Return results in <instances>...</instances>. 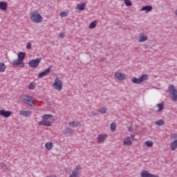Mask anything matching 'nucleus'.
Instances as JSON below:
<instances>
[{
  "instance_id": "20e7f679",
  "label": "nucleus",
  "mask_w": 177,
  "mask_h": 177,
  "mask_svg": "<svg viewBox=\"0 0 177 177\" xmlns=\"http://www.w3.org/2000/svg\"><path fill=\"white\" fill-rule=\"evenodd\" d=\"M166 93H169V96L174 102H177V90L175 88L174 84H170L169 86Z\"/></svg>"
},
{
  "instance_id": "aec40b11",
  "label": "nucleus",
  "mask_w": 177,
  "mask_h": 177,
  "mask_svg": "<svg viewBox=\"0 0 177 177\" xmlns=\"http://www.w3.org/2000/svg\"><path fill=\"white\" fill-rule=\"evenodd\" d=\"M20 115H22V117H30V115H31V112L28 111H20Z\"/></svg>"
},
{
  "instance_id": "7c9ffc66",
  "label": "nucleus",
  "mask_w": 177,
  "mask_h": 177,
  "mask_svg": "<svg viewBox=\"0 0 177 177\" xmlns=\"http://www.w3.org/2000/svg\"><path fill=\"white\" fill-rule=\"evenodd\" d=\"M131 82H132L133 84H141L140 77H139V78L133 77V78L131 79Z\"/></svg>"
},
{
  "instance_id": "4be33fe9",
  "label": "nucleus",
  "mask_w": 177,
  "mask_h": 177,
  "mask_svg": "<svg viewBox=\"0 0 177 177\" xmlns=\"http://www.w3.org/2000/svg\"><path fill=\"white\" fill-rule=\"evenodd\" d=\"M147 39V35H144L143 34H140L139 36L138 41L139 42H145Z\"/></svg>"
},
{
  "instance_id": "09e8293b",
  "label": "nucleus",
  "mask_w": 177,
  "mask_h": 177,
  "mask_svg": "<svg viewBox=\"0 0 177 177\" xmlns=\"http://www.w3.org/2000/svg\"><path fill=\"white\" fill-rule=\"evenodd\" d=\"M129 131H131V129H129Z\"/></svg>"
},
{
  "instance_id": "e433bc0d",
  "label": "nucleus",
  "mask_w": 177,
  "mask_h": 177,
  "mask_svg": "<svg viewBox=\"0 0 177 177\" xmlns=\"http://www.w3.org/2000/svg\"><path fill=\"white\" fill-rule=\"evenodd\" d=\"M32 48V46H31V43L29 42L27 44V46H26V49H29L30 50Z\"/></svg>"
},
{
  "instance_id": "c03bdc74",
  "label": "nucleus",
  "mask_w": 177,
  "mask_h": 177,
  "mask_svg": "<svg viewBox=\"0 0 177 177\" xmlns=\"http://www.w3.org/2000/svg\"><path fill=\"white\" fill-rule=\"evenodd\" d=\"M175 15L177 16V10H175Z\"/></svg>"
},
{
  "instance_id": "423d86ee",
  "label": "nucleus",
  "mask_w": 177,
  "mask_h": 177,
  "mask_svg": "<svg viewBox=\"0 0 177 177\" xmlns=\"http://www.w3.org/2000/svg\"><path fill=\"white\" fill-rule=\"evenodd\" d=\"M53 86L57 91H59V92H60V91L63 89V82H62V80H60V78L59 77L55 78L54 83L53 84Z\"/></svg>"
},
{
  "instance_id": "f3484780",
  "label": "nucleus",
  "mask_w": 177,
  "mask_h": 177,
  "mask_svg": "<svg viewBox=\"0 0 177 177\" xmlns=\"http://www.w3.org/2000/svg\"><path fill=\"white\" fill-rule=\"evenodd\" d=\"M151 10H153L151 6H145L141 8V12L145 11L146 13H149V12H151Z\"/></svg>"
},
{
  "instance_id": "5701e85b",
  "label": "nucleus",
  "mask_w": 177,
  "mask_h": 177,
  "mask_svg": "<svg viewBox=\"0 0 177 177\" xmlns=\"http://www.w3.org/2000/svg\"><path fill=\"white\" fill-rule=\"evenodd\" d=\"M98 113H100V114H106L107 113V107L102 106L99 109Z\"/></svg>"
},
{
  "instance_id": "f704fd0d",
  "label": "nucleus",
  "mask_w": 177,
  "mask_h": 177,
  "mask_svg": "<svg viewBox=\"0 0 177 177\" xmlns=\"http://www.w3.org/2000/svg\"><path fill=\"white\" fill-rule=\"evenodd\" d=\"M28 89H30V90L35 89V84H34V83H30L28 86Z\"/></svg>"
},
{
  "instance_id": "f8f14e48",
  "label": "nucleus",
  "mask_w": 177,
  "mask_h": 177,
  "mask_svg": "<svg viewBox=\"0 0 177 177\" xmlns=\"http://www.w3.org/2000/svg\"><path fill=\"white\" fill-rule=\"evenodd\" d=\"M140 176L141 177H160L156 174H151L147 170H143L140 173Z\"/></svg>"
},
{
  "instance_id": "cd10ccee",
  "label": "nucleus",
  "mask_w": 177,
  "mask_h": 177,
  "mask_svg": "<svg viewBox=\"0 0 177 177\" xmlns=\"http://www.w3.org/2000/svg\"><path fill=\"white\" fill-rule=\"evenodd\" d=\"M170 147L171 150H175L177 148V140H175L173 142H171Z\"/></svg>"
},
{
  "instance_id": "f257e3e1",
  "label": "nucleus",
  "mask_w": 177,
  "mask_h": 177,
  "mask_svg": "<svg viewBox=\"0 0 177 177\" xmlns=\"http://www.w3.org/2000/svg\"><path fill=\"white\" fill-rule=\"evenodd\" d=\"M24 59H26V53H18V59H16L12 62L13 66L21 67V68H23V67H24V62H23Z\"/></svg>"
},
{
  "instance_id": "2eb2a0df",
  "label": "nucleus",
  "mask_w": 177,
  "mask_h": 177,
  "mask_svg": "<svg viewBox=\"0 0 177 177\" xmlns=\"http://www.w3.org/2000/svg\"><path fill=\"white\" fill-rule=\"evenodd\" d=\"M81 166L78 165L75 169L72 171V174H74L76 176H78V175H81Z\"/></svg>"
},
{
  "instance_id": "7ed1b4c3",
  "label": "nucleus",
  "mask_w": 177,
  "mask_h": 177,
  "mask_svg": "<svg viewBox=\"0 0 177 177\" xmlns=\"http://www.w3.org/2000/svg\"><path fill=\"white\" fill-rule=\"evenodd\" d=\"M53 118V115L51 114H44L42 115V121L39 122V125H44V127H51L52 123L48 120H52Z\"/></svg>"
},
{
  "instance_id": "9b49d317",
  "label": "nucleus",
  "mask_w": 177,
  "mask_h": 177,
  "mask_svg": "<svg viewBox=\"0 0 177 177\" xmlns=\"http://www.w3.org/2000/svg\"><path fill=\"white\" fill-rule=\"evenodd\" d=\"M62 132L65 136H71L72 135H74V129L70 127L65 129Z\"/></svg>"
},
{
  "instance_id": "393cba45",
  "label": "nucleus",
  "mask_w": 177,
  "mask_h": 177,
  "mask_svg": "<svg viewBox=\"0 0 177 177\" xmlns=\"http://www.w3.org/2000/svg\"><path fill=\"white\" fill-rule=\"evenodd\" d=\"M156 106L158 108V109L157 110V113H161V111L164 110V104H156Z\"/></svg>"
},
{
  "instance_id": "6e6552de",
  "label": "nucleus",
  "mask_w": 177,
  "mask_h": 177,
  "mask_svg": "<svg viewBox=\"0 0 177 177\" xmlns=\"http://www.w3.org/2000/svg\"><path fill=\"white\" fill-rule=\"evenodd\" d=\"M114 77L115 78H117L118 81H124L127 78V75L121 72H115L114 73Z\"/></svg>"
},
{
  "instance_id": "39448f33",
  "label": "nucleus",
  "mask_w": 177,
  "mask_h": 177,
  "mask_svg": "<svg viewBox=\"0 0 177 177\" xmlns=\"http://www.w3.org/2000/svg\"><path fill=\"white\" fill-rule=\"evenodd\" d=\"M21 100L24 102V103H26L28 106H30L32 107V106H35V104L34 103V101L32 100V97L28 96L27 95H22L20 97Z\"/></svg>"
},
{
  "instance_id": "b1692460",
  "label": "nucleus",
  "mask_w": 177,
  "mask_h": 177,
  "mask_svg": "<svg viewBox=\"0 0 177 177\" xmlns=\"http://www.w3.org/2000/svg\"><path fill=\"white\" fill-rule=\"evenodd\" d=\"M6 70V66L3 62H0V73H5Z\"/></svg>"
},
{
  "instance_id": "a211bd4d",
  "label": "nucleus",
  "mask_w": 177,
  "mask_h": 177,
  "mask_svg": "<svg viewBox=\"0 0 177 177\" xmlns=\"http://www.w3.org/2000/svg\"><path fill=\"white\" fill-rule=\"evenodd\" d=\"M123 145L124 146H132V140H131V138H124Z\"/></svg>"
},
{
  "instance_id": "37998d69",
  "label": "nucleus",
  "mask_w": 177,
  "mask_h": 177,
  "mask_svg": "<svg viewBox=\"0 0 177 177\" xmlns=\"http://www.w3.org/2000/svg\"><path fill=\"white\" fill-rule=\"evenodd\" d=\"M84 88H88V84H84Z\"/></svg>"
},
{
  "instance_id": "4468645a",
  "label": "nucleus",
  "mask_w": 177,
  "mask_h": 177,
  "mask_svg": "<svg viewBox=\"0 0 177 177\" xmlns=\"http://www.w3.org/2000/svg\"><path fill=\"white\" fill-rule=\"evenodd\" d=\"M68 125L70 127H73V128H81L82 124L81 122H75V121H71L68 123Z\"/></svg>"
},
{
  "instance_id": "a19ab883",
  "label": "nucleus",
  "mask_w": 177,
  "mask_h": 177,
  "mask_svg": "<svg viewBox=\"0 0 177 177\" xmlns=\"http://www.w3.org/2000/svg\"><path fill=\"white\" fill-rule=\"evenodd\" d=\"M100 61L102 62H105L106 61V57H101Z\"/></svg>"
},
{
  "instance_id": "58836bf2",
  "label": "nucleus",
  "mask_w": 177,
  "mask_h": 177,
  "mask_svg": "<svg viewBox=\"0 0 177 177\" xmlns=\"http://www.w3.org/2000/svg\"><path fill=\"white\" fill-rule=\"evenodd\" d=\"M59 38H64V37H66V35L63 32L59 33Z\"/></svg>"
},
{
  "instance_id": "c756f323",
  "label": "nucleus",
  "mask_w": 177,
  "mask_h": 177,
  "mask_svg": "<svg viewBox=\"0 0 177 177\" xmlns=\"http://www.w3.org/2000/svg\"><path fill=\"white\" fill-rule=\"evenodd\" d=\"M111 132H115V131H117V124H115L114 122L111 124Z\"/></svg>"
},
{
  "instance_id": "ddd939ff",
  "label": "nucleus",
  "mask_w": 177,
  "mask_h": 177,
  "mask_svg": "<svg viewBox=\"0 0 177 177\" xmlns=\"http://www.w3.org/2000/svg\"><path fill=\"white\" fill-rule=\"evenodd\" d=\"M106 138H107V134H103V133L99 134L97 138L99 143H103V142L106 140Z\"/></svg>"
},
{
  "instance_id": "ea45409f",
  "label": "nucleus",
  "mask_w": 177,
  "mask_h": 177,
  "mask_svg": "<svg viewBox=\"0 0 177 177\" xmlns=\"http://www.w3.org/2000/svg\"><path fill=\"white\" fill-rule=\"evenodd\" d=\"M170 136H171V138H176V137H177V134H176V133H171V134L170 135Z\"/></svg>"
},
{
  "instance_id": "c9c22d12",
  "label": "nucleus",
  "mask_w": 177,
  "mask_h": 177,
  "mask_svg": "<svg viewBox=\"0 0 177 177\" xmlns=\"http://www.w3.org/2000/svg\"><path fill=\"white\" fill-rule=\"evenodd\" d=\"M1 169L6 171L8 169V165H6L5 163H1Z\"/></svg>"
},
{
  "instance_id": "a18cd8bd",
  "label": "nucleus",
  "mask_w": 177,
  "mask_h": 177,
  "mask_svg": "<svg viewBox=\"0 0 177 177\" xmlns=\"http://www.w3.org/2000/svg\"><path fill=\"white\" fill-rule=\"evenodd\" d=\"M135 138V136L132 135L131 136V139H133Z\"/></svg>"
},
{
  "instance_id": "412c9836",
  "label": "nucleus",
  "mask_w": 177,
  "mask_h": 177,
  "mask_svg": "<svg viewBox=\"0 0 177 177\" xmlns=\"http://www.w3.org/2000/svg\"><path fill=\"white\" fill-rule=\"evenodd\" d=\"M149 80V75L148 74H143L141 75L140 77V82H145V81H147Z\"/></svg>"
},
{
  "instance_id": "473e14b6",
  "label": "nucleus",
  "mask_w": 177,
  "mask_h": 177,
  "mask_svg": "<svg viewBox=\"0 0 177 177\" xmlns=\"http://www.w3.org/2000/svg\"><path fill=\"white\" fill-rule=\"evenodd\" d=\"M59 16H61L62 17H67V16H68V14L66 12H61Z\"/></svg>"
},
{
  "instance_id": "1a4fd4ad",
  "label": "nucleus",
  "mask_w": 177,
  "mask_h": 177,
  "mask_svg": "<svg viewBox=\"0 0 177 177\" xmlns=\"http://www.w3.org/2000/svg\"><path fill=\"white\" fill-rule=\"evenodd\" d=\"M13 114L10 111H5L3 109L0 110V115L1 117H5V118H9Z\"/></svg>"
},
{
  "instance_id": "0eeeda50",
  "label": "nucleus",
  "mask_w": 177,
  "mask_h": 177,
  "mask_svg": "<svg viewBox=\"0 0 177 177\" xmlns=\"http://www.w3.org/2000/svg\"><path fill=\"white\" fill-rule=\"evenodd\" d=\"M41 60H42L41 58H36L35 59H30L28 62V66L29 67H31V68H37L38 66H39V63H41Z\"/></svg>"
},
{
  "instance_id": "9d476101",
  "label": "nucleus",
  "mask_w": 177,
  "mask_h": 177,
  "mask_svg": "<svg viewBox=\"0 0 177 177\" xmlns=\"http://www.w3.org/2000/svg\"><path fill=\"white\" fill-rule=\"evenodd\" d=\"M50 70H52V66H50L45 71L39 73L38 78H44V77H45V75H48V74H49L50 73Z\"/></svg>"
},
{
  "instance_id": "a878e982",
  "label": "nucleus",
  "mask_w": 177,
  "mask_h": 177,
  "mask_svg": "<svg viewBox=\"0 0 177 177\" xmlns=\"http://www.w3.org/2000/svg\"><path fill=\"white\" fill-rule=\"evenodd\" d=\"M155 124L156 125H158L159 127H162V125L165 124V121H164V120H162V119H160V120H159L158 121H156Z\"/></svg>"
},
{
  "instance_id": "f03ea898",
  "label": "nucleus",
  "mask_w": 177,
  "mask_h": 177,
  "mask_svg": "<svg viewBox=\"0 0 177 177\" xmlns=\"http://www.w3.org/2000/svg\"><path fill=\"white\" fill-rule=\"evenodd\" d=\"M30 19L32 23H36L37 24L42 23V20H44L42 15L37 10L30 12Z\"/></svg>"
},
{
  "instance_id": "de8ad7c7",
  "label": "nucleus",
  "mask_w": 177,
  "mask_h": 177,
  "mask_svg": "<svg viewBox=\"0 0 177 177\" xmlns=\"http://www.w3.org/2000/svg\"><path fill=\"white\" fill-rule=\"evenodd\" d=\"M129 131H131V129H129Z\"/></svg>"
},
{
  "instance_id": "dca6fc26",
  "label": "nucleus",
  "mask_w": 177,
  "mask_h": 177,
  "mask_svg": "<svg viewBox=\"0 0 177 177\" xmlns=\"http://www.w3.org/2000/svg\"><path fill=\"white\" fill-rule=\"evenodd\" d=\"M0 10H8V3L6 1H0Z\"/></svg>"
},
{
  "instance_id": "79ce46f5",
  "label": "nucleus",
  "mask_w": 177,
  "mask_h": 177,
  "mask_svg": "<svg viewBox=\"0 0 177 177\" xmlns=\"http://www.w3.org/2000/svg\"><path fill=\"white\" fill-rule=\"evenodd\" d=\"M69 177H78V176H76L75 174H74L73 173H72Z\"/></svg>"
},
{
  "instance_id": "c85d7f7f",
  "label": "nucleus",
  "mask_w": 177,
  "mask_h": 177,
  "mask_svg": "<svg viewBox=\"0 0 177 177\" xmlns=\"http://www.w3.org/2000/svg\"><path fill=\"white\" fill-rule=\"evenodd\" d=\"M96 26H97V21H93V22H91L88 26V28H91V30L95 28V27H96Z\"/></svg>"
},
{
  "instance_id": "4c0bfd02",
  "label": "nucleus",
  "mask_w": 177,
  "mask_h": 177,
  "mask_svg": "<svg viewBox=\"0 0 177 177\" xmlns=\"http://www.w3.org/2000/svg\"><path fill=\"white\" fill-rule=\"evenodd\" d=\"M91 117H95V115H97V113H96L95 111H92L91 113Z\"/></svg>"
},
{
  "instance_id": "2f4dec72",
  "label": "nucleus",
  "mask_w": 177,
  "mask_h": 177,
  "mask_svg": "<svg viewBox=\"0 0 177 177\" xmlns=\"http://www.w3.org/2000/svg\"><path fill=\"white\" fill-rule=\"evenodd\" d=\"M126 6H132V2H131V0H123Z\"/></svg>"
},
{
  "instance_id": "6ab92c4d",
  "label": "nucleus",
  "mask_w": 177,
  "mask_h": 177,
  "mask_svg": "<svg viewBox=\"0 0 177 177\" xmlns=\"http://www.w3.org/2000/svg\"><path fill=\"white\" fill-rule=\"evenodd\" d=\"M85 6H86V3H81L77 5L76 9H78L79 10H85Z\"/></svg>"
},
{
  "instance_id": "72a5a7b5",
  "label": "nucleus",
  "mask_w": 177,
  "mask_h": 177,
  "mask_svg": "<svg viewBox=\"0 0 177 177\" xmlns=\"http://www.w3.org/2000/svg\"><path fill=\"white\" fill-rule=\"evenodd\" d=\"M145 145L147 147H153V142L151 141H147Z\"/></svg>"
},
{
  "instance_id": "49530a36",
  "label": "nucleus",
  "mask_w": 177,
  "mask_h": 177,
  "mask_svg": "<svg viewBox=\"0 0 177 177\" xmlns=\"http://www.w3.org/2000/svg\"><path fill=\"white\" fill-rule=\"evenodd\" d=\"M47 177H56V176H47Z\"/></svg>"
},
{
  "instance_id": "bb28decb",
  "label": "nucleus",
  "mask_w": 177,
  "mask_h": 177,
  "mask_svg": "<svg viewBox=\"0 0 177 177\" xmlns=\"http://www.w3.org/2000/svg\"><path fill=\"white\" fill-rule=\"evenodd\" d=\"M45 147L46 150H52V149H53V144H52V142H46L45 144Z\"/></svg>"
}]
</instances>
